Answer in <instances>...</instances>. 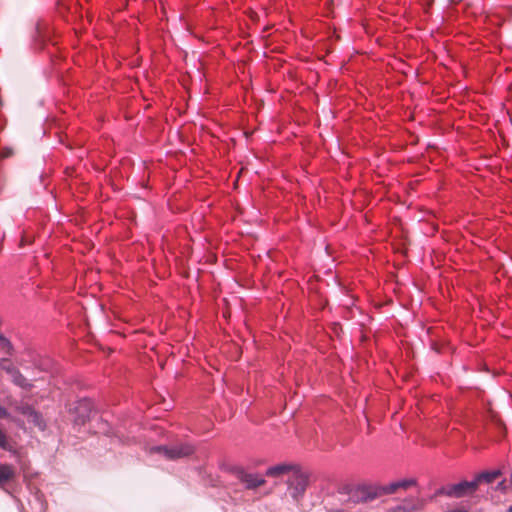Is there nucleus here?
I'll return each mask as SVG.
<instances>
[{
  "label": "nucleus",
  "mask_w": 512,
  "mask_h": 512,
  "mask_svg": "<svg viewBox=\"0 0 512 512\" xmlns=\"http://www.w3.org/2000/svg\"><path fill=\"white\" fill-rule=\"evenodd\" d=\"M266 476L278 478L286 476L287 492L281 497L286 504L298 503L312 482V472L298 463L283 462L266 469Z\"/></svg>",
  "instance_id": "1"
},
{
  "label": "nucleus",
  "mask_w": 512,
  "mask_h": 512,
  "mask_svg": "<svg viewBox=\"0 0 512 512\" xmlns=\"http://www.w3.org/2000/svg\"><path fill=\"white\" fill-rule=\"evenodd\" d=\"M501 476L502 471L499 469L482 471L475 474L471 480L462 479L457 483H449L441 486L434 492L431 499H436L442 496L455 499L472 497L479 491L481 486L490 485Z\"/></svg>",
  "instance_id": "2"
},
{
  "label": "nucleus",
  "mask_w": 512,
  "mask_h": 512,
  "mask_svg": "<svg viewBox=\"0 0 512 512\" xmlns=\"http://www.w3.org/2000/svg\"><path fill=\"white\" fill-rule=\"evenodd\" d=\"M339 493L348 496L353 503H368L383 497L382 484L369 481L345 483L339 488Z\"/></svg>",
  "instance_id": "3"
},
{
  "label": "nucleus",
  "mask_w": 512,
  "mask_h": 512,
  "mask_svg": "<svg viewBox=\"0 0 512 512\" xmlns=\"http://www.w3.org/2000/svg\"><path fill=\"white\" fill-rule=\"evenodd\" d=\"M195 452V448L188 443L173 446H154L149 449L150 454H161L168 460H177L189 457Z\"/></svg>",
  "instance_id": "4"
},
{
  "label": "nucleus",
  "mask_w": 512,
  "mask_h": 512,
  "mask_svg": "<svg viewBox=\"0 0 512 512\" xmlns=\"http://www.w3.org/2000/svg\"><path fill=\"white\" fill-rule=\"evenodd\" d=\"M419 481L416 477H404L382 484L383 496L394 495L411 489H417Z\"/></svg>",
  "instance_id": "5"
},
{
  "label": "nucleus",
  "mask_w": 512,
  "mask_h": 512,
  "mask_svg": "<svg viewBox=\"0 0 512 512\" xmlns=\"http://www.w3.org/2000/svg\"><path fill=\"white\" fill-rule=\"evenodd\" d=\"M93 411V404L88 399H82L73 404L70 408L72 421L76 425H84L89 419Z\"/></svg>",
  "instance_id": "6"
},
{
  "label": "nucleus",
  "mask_w": 512,
  "mask_h": 512,
  "mask_svg": "<svg viewBox=\"0 0 512 512\" xmlns=\"http://www.w3.org/2000/svg\"><path fill=\"white\" fill-rule=\"evenodd\" d=\"M2 364V370L11 375L15 385L25 390H31L33 388V384L20 372L10 359L6 358L5 361H2Z\"/></svg>",
  "instance_id": "7"
},
{
  "label": "nucleus",
  "mask_w": 512,
  "mask_h": 512,
  "mask_svg": "<svg viewBox=\"0 0 512 512\" xmlns=\"http://www.w3.org/2000/svg\"><path fill=\"white\" fill-rule=\"evenodd\" d=\"M236 477L247 490H255L266 484L265 478L261 475L257 473H248L243 469L236 471Z\"/></svg>",
  "instance_id": "8"
},
{
  "label": "nucleus",
  "mask_w": 512,
  "mask_h": 512,
  "mask_svg": "<svg viewBox=\"0 0 512 512\" xmlns=\"http://www.w3.org/2000/svg\"><path fill=\"white\" fill-rule=\"evenodd\" d=\"M16 410L22 415L26 416L29 423H31L33 426L38 427L41 430L44 429L45 424L41 415L32 406L28 404H21L16 407Z\"/></svg>",
  "instance_id": "9"
},
{
  "label": "nucleus",
  "mask_w": 512,
  "mask_h": 512,
  "mask_svg": "<svg viewBox=\"0 0 512 512\" xmlns=\"http://www.w3.org/2000/svg\"><path fill=\"white\" fill-rule=\"evenodd\" d=\"M16 476L15 469L9 464H0V487L14 480Z\"/></svg>",
  "instance_id": "10"
},
{
  "label": "nucleus",
  "mask_w": 512,
  "mask_h": 512,
  "mask_svg": "<svg viewBox=\"0 0 512 512\" xmlns=\"http://www.w3.org/2000/svg\"><path fill=\"white\" fill-rule=\"evenodd\" d=\"M0 352L11 356L14 353V347L11 341L0 332Z\"/></svg>",
  "instance_id": "11"
},
{
  "label": "nucleus",
  "mask_w": 512,
  "mask_h": 512,
  "mask_svg": "<svg viewBox=\"0 0 512 512\" xmlns=\"http://www.w3.org/2000/svg\"><path fill=\"white\" fill-rule=\"evenodd\" d=\"M0 447L7 451L13 450V445L11 444V441L7 434L2 430L0 427Z\"/></svg>",
  "instance_id": "12"
},
{
  "label": "nucleus",
  "mask_w": 512,
  "mask_h": 512,
  "mask_svg": "<svg viewBox=\"0 0 512 512\" xmlns=\"http://www.w3.org/2000/svg\"><path fill=\"white\" fill-rule=\"evenodd\" d=\"M14 154V150L11 147H3L0 151V158H8Z\"/></svg>",
  "instance_id": "13"
},
{
  "label": "nucleus",
  "mask_w": 512,
  "mask_h": 512,
  "mask_svg": "<svg viewBox=\"0 0 512 512\" xmlns=\"http://www.w3.org/2000/svg\"><path fill=\"white\" fill-rule=\"evenodd\" d=\"M510 485L511 484H508L506 479H503L497 484L496 489L502 492H506L509 489Z\"/></svg>",
  "instance_id": "14"
},
{
  "label": "nucleus",
  "mask_w": 512,
  "mask_h": 512,
  "mask_svg": "<svg viewBox=\"0 0 512 512\" xmlns=\"http://www.w3.org/2000/svg\"><path fill=\"white\" fill-rule=\"evenodd\" d=\"M7 417H9V413H8L7 409L0 406V418H7Z\"/></svg>",
  "instance_id": "15"
},
{
  "label": "nucleus",
  "mask_w": 512,
  "mask_h": 512,
  "mask_svg": "<svg viewBox=\"0 0 512 512\" xmlns=\"http://www.w3.org/2000/svg\"><path fill=\"white\" fill-rule=\"evenodd\" d=\"M6 358H0V368L2 369L3 368V364H2V361H5Z\"/></svg>",
  "instance_id": "16"
},
{
  "label": "nucleus",
  "mask_w": 512,
  "mask_h": 512,
  "mask_svg": "<svg viewBox=\"0 0 512 512\" xmlns=\"http://www.w3.org/2000/svg\"><path fill=\"white\" fill-rule=\"evenodd\" d=\"M508 512H512V506L508 509Z\"/></svg>",
  "instance_id": "17"
}]
</instances>
